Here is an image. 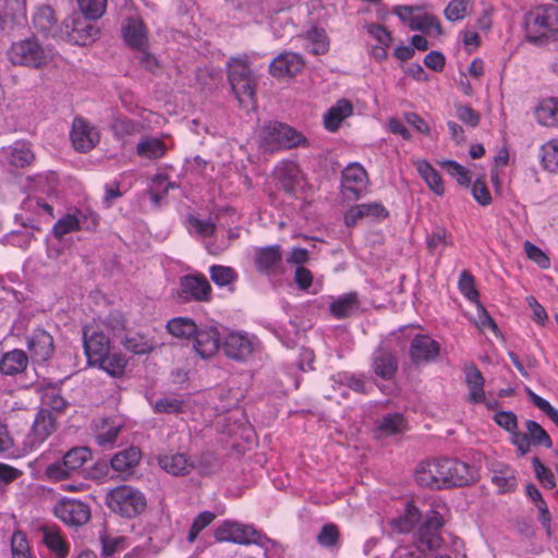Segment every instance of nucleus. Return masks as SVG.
Returning <instances> with one entry per match:
<instances>
[{
	"label": "nucleus",
	"mask_w": 558,
	"mask_h": 558,
	"mask_svg": "<svg viewBox=\"0 0 558 558\" xmlns=\"http://www.w3.org/2000/svg\"><path fill=\"white\" fill-rule=\"evenodd\" d=\"M476 480L475 468L454 458L423 461L415 470L416 483L430 489L463 487Z\"/></svg>",
	"instance_id": "obj_1"
},
{
	"label": "nucleus",
	"mask_w": 558,
	"mask_h": 558,
	"mask_svg": "<svg viewBox=\"0 0 558 558\" xmlns=\"http://www.w3.org/2000/svg\"><path fill=\"white\" fill-rule=\"evenodd\" d=\"M7 56L13 65L38 70L52 62L54 51L51 47L44 46L35 36H31L13 41Z\"/></svg>",
	"instance_id": "obj_2"
},
{
	"label": "nucleus",
	"mask_w": 558,
	"mask_h": 558,
	"mask_svg": "<svg viewBox=\"0 0 558 558\" xmlns=\"http://www.w3.org/2000/svg\"><path fill=\"white\" fill-rule=\"evenodd\" d=\"M215 539L219 543H233L240 545L255 544L262 547L267 555L271 547L277 545V542L269 538L260 530H257L252 524H243L235 521L226 520L215 530Z\"/></svg>",
	"instance_id": "obj_3"
},
{
	"label": "nucleus",
	"mask_w": 558,
	"mask_h": 558,
	"mask_svg": "<svg viewBox=\"0 0 558 558\" xmlns=\"http://www.w3.org/2000/svg\"><path fill=\"white\" fill-rule=\"evenodd\" d=\"M558 25V7L541 5L525 16V38L534 45L555 39Z\"/></svg>",
	"instance_id": "obj_4"
},
{
	"label": "nucleus",
	"mask_w": 558,
	"mask_h": 558,
	"mask_svg": "<svg viewBox=\"0 0 558 558\" xmlns=\"http://www.w3.org/2000/svg\"><path fill=\"white\" fill-rule=\"evenodd\" d=\"M228 80L241 106L254 102L256 82L246 54L228 61Z\"/></svg>",
	"instance_id": "obj_5"
},
{
	"label": "nucleus",
	"mask_w": 558,
	"mask_h": 558,
	"mask_svg": "<svg viewBox=\"0 0 558 558\" xmlns=\"http://www.w3.org/2000/svg\"><path fill=\"white\" fill-rule=\"evenodd\" d=\"M106 504L113 513L128 519L141 514L147 505L145 495L129 485H120L109 490Z\"/></svg>",
	"instance_id": "obj_6"
},
{
	"label": "nucleus",
	"mask_w": 558,
	"mask_h": 558,
	"mask_svg": "<svg viewBox=\"0 0 558 558\" xmlns=\"http://www.w3.org/2000/svg\"><path fill=\"white\" fill-rule=\"evenodd\" d=\"M444 517L438 511H429L414 534V543L418 551H433L442 547Z\"/></svg>",
	"instance_id": "obj_7"
},
{
	"label": "nucleus",
	"mask_w": 558,
	"mask_h": 558,
	"mask_svg": "<svg viewBox=\"0 0 558 558\" xmlns=\"http://www.w3.org/2000/svg\"><path fill=\"white\" fill-rule=\"evenodd\" d=\"M262 138L264 146L270 150L290 149L306 142L301 133L280 122H269L265 125Z\"/></svg>",
	"instance_id": "obj_8"
},
{
	"label": "nucleus",
	"mask_w": 558,
	"mask_h": 558,
	"mask_svg": "<svg viewBox=\"0 0 558 558\" xmlns=\"http://www.w3.org/2000/svg\"><path fill=\"white\" fill-rule=\"evenodd\" d=\"M92 452L86 447H76L69 450L61 461L49 464L45 475L50 481H62L77 472L89 459Z\"/></svg>",
	"instance_id": "obj_9"
},
{
	"label": "nucleus",
	"mask_w": 558,
	"mask_h": 558,
	"mask_svg": "<svg viewBox=\"0 0 558 558\" xmlns=\"http://www.w3.org/2000/svg\"><path fill=\"white\" fill-rule=\"evenodd\" d=\"M177 296L183 303H209L213 300V288L201 272L185 275L180 278Z\"/></svg>",
	"instance_id": "obj_10"
},
{
	"label": "nucleus",
	"mask_w": 558,
	"mask_h": 558,
	"mask_svg": "<svg viewBox=\"0 0 558 558\" xmlns=\"http://www.w3.org/2000/svg\"><path fill=\"white\" fill-rule=\"evenodd\" d=\"M525 432L514 433L510 438V442L515 447L518 456L527 454L532 447H553V440L548 433L535 421L526 420L524 422Z\"/></svg>",
	"instance_id": "obj_11"
},
{
	"label": "nucleus",
	"mask_w": 558,
	"mask_h": 558,
	"mask_svg": "<svg viewBox=\"0 0 558 558\" xmlns=\"http://www.w3.org/2000/svg\"><path fill=\"white\" fill-rule=\"evenodd\" d=\"M84 353L89 365L99 361L110 351V340L99 323H89L83 327Z\"/></svg>",
	"instance_id": "obj_12"
},
{
	"label": "nucleus",
	"mask_w": 558,
	"mask_h": 558,
	"mask_svg": "<svg viewBox=\"0 0 558 558\" xmlns=\"http://www.w3.org/2000/svg\"><path fill=\"white\" fill-rule=\"evenodd\" d=\"M56 430V418L46 409L37 412L29 433L24 440V451L31 452L39 448Z\"/></svg>",
	"instance_id": "obj_13"
},
{
	"label": "nucleus",
	"mask_w": 558,
	"mask_h": 558,
	"mask_svg": "<svg viewBox=\"0 0 558 558\" xmlns=\"http://www.w3.org/2000/svg\"><path fill=\"white\" fill-rule=\"evenodd\" d=\"M368 175L357 162L349 163L341 173V189L350 198H360L367 190Z\"/></svg>",
	"instance_id": "obj_14"
},
{
	"label": "nucleus",
	"mask_w": 558,
	"mask_h": 558,
	"mask_svg": "<svg viewBox=\"0 0 558 558\" xmlns=\"http://www.w3.org/2000/svg\"><path fill=\"white\" fill-rule=\"evenodd\" d=\"M193 350L203 360L215 356L221 347V337L218 327H198L193 339Z\"/></svg>",
	"instance_id": "obj_15"
},
{
	"label": "nucleus",
	"mask_w": 558,
	"mask_h": 558,
	"mask_svg": "<svg viewBox=\"0 0 558 558\" xmlns=\"http://www.w3.org/2000/svg\"><path fill=\"white\" fill-rule=\"evenodd\" d=\"M53 512L58 519L71 526H81L90 518L89 507L75 499L59 501L54 506Z\"/></svg>",
	"instance_id": "obj_16"
},
{
	"label": "nucleus",
	"mask_w": 558,
	"mask_h": 558,
	"mask_svg": "<svg viewBox=\"0 0 558 558\" xmlns=\"http://www.w3.org/2000/svg\"><path fill=\"white\" fill-rule=\"evenodd\" d=\"M254 260L257 270L267 276L279 275L283 271L282 252L277 244L257 248Z\"/></svg>",
	"instance_id": "obj_17"
},
{
	"label": "nucleus",
	"mask_w": 558,
	"mask_h": 558,
	"mask_svg": "<svg viewBox=\"0 0 558 558\" xmlns=\"http://www.w3.org/2000/svg\"><path fill=\"white\" fill-rule=\"evenodd\" d=\"M27 349L34 362H46L54 351L53 338L44 328H36L27 338Z\"/></svg>",
	"instance_id": "obj_18"
},
{
	"label": "nucleus",
	"mask_w": 558,
	"mask_h": 558,
	"mask_svg": "<svg viewBox=\"0 0 558 558\" xmlns=\"http://www.w3.org/2000/svg\"><path fill=\"white\" fill-rule=\"evenodd\" d=\"M71 141L76 150L86 153L98 144L99 134L86 120L75 118L72 123Z\"/></svg>",
	"instance_id": "obj_19"
},
{
	"label": "nucleus",
	"mask_w": 558,
	"mask_h": 558,
	"mask_svg": "<svg viewBox=\"0 0 558 558\" xmlns=\"http://www.w3.org/2000/svg\"><path fill=\"white\" fill-rule=\"evenodd\" d=\"M305 62L301 54L294 52H282L269 64V73L276 78L290 77L303 70Z\"/></svg>",
	"instance_id": "obj_20"
},
{
	"label": "nucleus",
	"mask_w": 558,
	"mask_h": 558,
	"mask_svg": "<svg viewBox=\"0 0 558 558\" xmlns=\"http://www.w3.org/2000/svg\"><path fill=\"white\" fill-rule=\"evenodd\" d=\"M389 216L387 208L379 202L352 206L344 215L347 226H354L362 218L384 220Z\"/></svg>",
	"instance_id": "obj_21"
},
{
	"label": "nucleus",
	"mask_w": 558,
	"mask_h": 558,
	"mask_svg": "<svg viewBox=\"0 0 558 558\" xmlns=\"http://www.w3.org/2000/svg\"><path fill=\"white\" fill-rule=\"evenodd\" d=\"M275 175L289 194H294L304 179L299 165L291 160L281 161L275 169Z\"/></svg>",
	"instance_id": "obj_22"
},
{
	"label": "nucleus",
	"mask_w": 558,
	"mask_h": 558,
	"mask_svg": "<svg viewBox=\"0 0 558 558\" xmlns=\"http://www.w3.org/2000/svg\"><path fill=\"white\" fill-rule=\"evenodd\" d=\"M225 354L232 360L242 361L253 351L250 338L241 332L232 331L227 335L221 343Z\"/></svg>",
	"instance_id": "obj_23"
},
{
	"label": "nucleus",
	"mask_w": 558,
	"mask_h": 558,
	"mask_svg": "<svg viewBox=\"0 0 558 558\" xmlns=\"http://www.w3.org/2000/svg\"><path fill=\"white\" fill-rule=\"evenodd\" d=\"M1 154L9 165L15 168H26L36 159L32 145L24 141H16L12 145L4 147Z\"/></svg>",
	"instance_id": "obj_24"
},
{
	"label": "nucleus",
	"mask_w": 558,
	"mask_h": 558,
	"mask_svg": "<svg viewBox=\"0 0 558 558\" xmlns=\"http://www.w3.org/2000/svg\"><path fill=\"white\" fill-rule=\"evenodd\" d=\"M39 531L43 534V543L53 558H66L69 556L70 544L64 539L58 526L43 525Z\"/></svg>",
	"instance_id": "obj_25"
},
{
	"label": "nucleus",
	"mask_w": 558,
	"mask_h": 558,
	"mask_svg": "<svg viewBox=\"0 0 558 558\" xmlns=\"http://www.w3.org/2000/svg\"><path fill=\"white\" fill-rule=\"evenodd\" d=\"M439 349V343L429 336H415L410 347L411 359L414 363L432 361L438 356Z\"/></svg>",
	"instance_id": "obj_26"
},
{
	"label": "nucleus",
	"mask_w": 558,
	"mask_h": 558,
	"mask_svg": "<svg viewBox=\"0 0 558 558\" xmlns=\"http://www.w3.org/2000/svg\"><path fill=\"white\" fill-rule=\"evenodd\" d=\"M465 385L469 393L466 401L472 404H478L485 401V378L475 364H470L464 367Z\"/></svg>",
	"instance_id": "obj_27"
},
{
	"label": "nucleus",
	"mask_w": 558,
	"mask_h": 558,
	"mask_svg": "<svg viewBox=\"0 0 558 558\" xmlns=\"http://www.w3.org/2000/svg\"><path fill=\"white\" fill-rule=\"evenodd\" d=\"M372 369L377 377L391 380L398 371L397 357L385 349H378L372 357Z\"/></svg>",
	"instance_id": "obj_28"
},
{
	"label": "nucleus",
	"mask_w": 558,
	"mask_h": 558,
	"mask_svg": "<svg viewBox=\"0 0 558 558\" xmlns=\"http://www.w3.org/2000/svg\"><path fill=\"white\" fill-rule=\"evenodd\" d=\"M168 135L163 134L161 137L143 136L135 148V153L138 157L157 160L166 156L168 146L165 142Z\"/></svg>",
	"instance_id": "obj_29"
},
{
	"label": "nucleus",
	"mask_w": 558,
	"mask_h": 558,
	"mask_svg": "<svg viewBox=\"0 0 558 558\" xmlns=\"http://www.w3.org/2000/svg\"><path fill=\"white\" fill-rule=\"evenodd\" d=\"M92 20L76 17L72 20L71 32L69 36L71 40L81 46H86L95 41L100 29L90 22Z\"/></svg>",
	"instance_id": "obj_30"
},
{
	"label": "nucleus",
	"mask_w": 558,
	"mask_h": 558,
	"mask_svg": "<svg viewBox=\"0 0 558 558\" xmlns=\"http://www.w3.org/2000/svg\"><path fill=\"white\" fill-rule=\"evenodd\" d=\"M123 37L125 43L134 50L143 51L147 48V28L143 21L138 19H129L123 27Z\"/></svg>",
	"instance_id": "obj_31"
},
{
	"label": "nucleus",
	"mask_w": 558,
	"mask_h": 558,
	"mask_svg": "<svg viewBox=\"0 0 558 558\" xmlns=\"http://www.w3.org/2000/svg\"><path fill=\"white\" fill-rule=\"evenodd\" d=\"M158 464L167 473L182 476L194 469V462L185 453H168L158 458Z\"/></svg>",
	"instance_id": "obj_32"
},
{
	"label": "nucleus",
	"mask_w": 558,
	"mask_h": 558,
	"mask_svg": "<svg viewBox=\"0 0 558 558\" xmlns=\"http://www.w3.org/2000/svg\"><path fill=\"white\" fill-rule=\"evenodd\" d=\"M353 113V106L347 99L338 100L324 116V126L330 132H336L342 121Z\"/></svg>",
	"instance_id": "obj_33"
},
{
	"label": "nucleus",
	"mask_w": 558,
	"mask_h": 558,
	"mask_svg": "<svg viewBox=\"0 0 558 558\" xmlns=\"http://www.w3.org/2000/svg\"><path fill=\"white\" fill-rule=\"evenodd\" d=\"M33 27L45 36L58 35L54 11L49 5L39 7L33 15Z\"/></svg>",
	"instance_id": "obj_34"
},
{
	"label": "nucleus",
	"mask_w": 558,
	"mask_h": 558,
	"mask_svg": "<svg viewBox=\"0 0 558 558\" xmlns=\"http://www.w3.org/2000/svg\"><path fill=\"white\" fill-rule=\"evenodd\" d=\"M414 166L429 190L436 195L442 196L445 194V185L440 173L427 160H416Z\"/></svg>",
	"instance_id": "obj_35"
},
{
	"label": "nucleus",
	"mask_w": 558,
	"mask_h": 558,
	"mask_svg": "<svg viewBox=\"0 0 558 558\" xmlns=\"http://www.w3.org/2000/svg\"><path fill=\"white\" fill-rule=\"evenodd\" d=\"M142 452L137 447H130L116 453L110 463L114 471L130 473L141 461Z\"/></svg>",
	"instance_id": "obj_36"
},
{
	"label": "nucleus",
	"mask_w": 558,
	"mask_h": 558,
	"mask_svg": "<svg viewBox=\"0 0 558 558\" xmlns=\"http://www.w3.org/2000/svg\"><path fill=\"white\" fill-rule=\"evenodd\" d=\"M557 113L558 99L555 97L542 99L534 109L536 121L544 126H555L558 121Z\"/></svg>",
	"instance_id": "obj_37"
},
{
	"label": "nucleus",
	"mask_w": 558,
	"mask_h": 558,
	"mask_svg": "<svg viewBox=\"0 0 558 558\" xmlns=\"http://www.w3.org/2000/svg\"><path fill=\"white\" fill-rule=\"evenodd\" d=\"M128 360L124 354L110 351L92 366H97L112 377H121L126 368Z\"/></svg>",
	"instance_id": "obj_38"
},
{
	"label": "nucleus",
	"mask_w": 558,
	"mask_h": 558,
	"mask_svg": "<svg viewBox=\"0 0 558 558\" xmlns=\"http://www.w3.org/2000/svg\"><path fill=\"white\" fill-rule=\"evenodd\" d=\"M28 363V357L22 350H12L3 354L0 361V371L4 375H15L22 373Z\"/></svg>",
	"instance_id": "obj_39"
},
{
	"label": "nucleus",
	"mask_w": 558,
	"mask_h": 558,
	"mask_svg": "<svg viewBox=\"0 0 558 558\" xmlns=\"http://www.w3.org/2000/svg\"><path fill=\"white\" fill-rule=\"evenodd\" d=\"M359 307V299L355 292L343 294L335 300L330 306V313L338 319L350 317Z\"/></svg>",
	"instance_id": "obj_40"
},
{
	"label": "nucleus",
	"mask_w": 558,
	"mask_h": 558,
	"mask_svg": "<svg viewBox=\"0 0 558 558\" xmlns=\"http://www.w3.org/2000/svg\"><path fill=\"white\" fill-rule=\"evenodd\" d=\"M166 328L170 335L181 340H192L198 326L192 318L174 317L171 318Z\"/></svg>",
	"instance_id": "obj_41"
},
{
	"label": "nucleus",
	"mask_w": 558,
	"mask_h": 558,
	"mask_svg": "<svg viewBox=\"0 0 558 558\" xmlns=\"http://www.w3.org/2000/svg\"><path fill=\"white\" fill-rule=\"evenodd\" d=\"M407 428V420L401 413H388L377 422L378 436L388 437L402 433Z\"/></svg>",
	"instance_id": "obj_42"
},
{
	"label": "nucleus",
	"mask_w": 558,
	"mask_h": 558,
	"mask_svg": "<svg viewBox=\"0 0 558 558\" xmlns=\"http://www.w3.org/2000/svg\"><path fill=\"white\" fill-rule=\"evenodd\" d=\"M125 350L133 354H148L156 348V342L144 333H130L122 340Z\"/></svg>",
	"instance_id": "obj_43"
},
{
	"label": "nucleus",
	"mask_w": 558,
	"mask_h": 558,
	"mask_svg": "<svg viewBox=\"0 0 558 558\" xmlns=\"http://www.w3.org/2000/svg\"><path fill=\"white\" fill-rule=\"evenodd\" d=\"M421 518L420 510L412 502H408L403 514L390 521V526L399 533L411 532Z\"/></svg>",
	"instance_id": "obj_44"
},
{
	"label": "nucleus",
	"mask_w": 558,
	"mask_h": 558,
	"mask_svg": "<svg viewBox=\"0 0 558 558\" xmlns=\"http://www.w3.org/2000/svg\"><path fill=\"white\" fill-rule=\"evenodd\" d=\"M492 483L498 488L501 494L514 490L517 486V478L511 468L501 465L499 469L494 470Z\"/></svg>",
	"instance_id": "obj_45"
},
{
	"label": "nucleus",
	"mask_w": 558,
	"mask_h": 558,
	"mask_svg": "<svg viewBox=\"0 0 558 558\" xmlns=\"http://www.w3.org/2000/svg\"><path fill=\"white\" fill-rule=\"evenodd\" d=\"M525 493L531 501L536 506L539 512V520L543 526L550 533V512L537 487L534 484H527Z\"/></svg>",
	"instance_id": "obj_46"
},
{
	"label": "nucleus",
	"mask_w": 558,
	"mask_h": 558,
	"mask_svg": "<svg viewBox=\"0 0 558 558\" xmlns=\"http://www.w3.org/2000/svg\"><path fill=\"white\" fill-rule=\"evenodd\" d=\"M99 542L104 557H110L128 547V538L125 536H113L107 531H102L99 534Z\"/></svg>",
	"instance_id": "obj_47"
},
{
	"label": "nucleus",
	"mask_w": 558,
	"mask_h": 558,
	"mask_svg": "<svg viewBox=\"0 0 558 558\" xmlns=\"http://www.w3.org/2000/svg\"><path fill=\"white\" fill-rule=\"evenodd\" d=\"M317 543L324 548L338 549L341 546L340 531L335 523L323 525L316 536Z\"/></svg>",
	"instance_id": "obj_48"
},
{
	"label": "nucleus",
	"mask_w": 558,
	"mask_h": 558,
	"mask_svg": "<svg viewBox=\"0 0 558 558\" xmlns=\"http://www.w3.org/2000/svg\"><path fill=\"white\" fill-rule=\"evenodd\" d=\"M81 229L80 218L75 215L66 214L53 225L52 234L57 240H62L65 234L80 231Z\"/></svg>",
	"instance_id": "obj_49"
},
{
	"label": "nucleus",
	"mask_w": 558,
	"mask_h": 558,
	"mask_svg": "<svg viewBox=\"0 0 558 558\" xmlns=\"http://www.w3.org/2000/svg\"><path fill=\"white\" fill-rule=\"evenodd\" d=\"M112 131L116 137L122 138L125 136H134L141 133L144 129L140 121H135L129 118H117L112 125Z\"/></svg>",
	"instance_id": "obj_50"
},
{
	"label": "nucleus",
	"mask_w": 558,
	"mask_h": 558,
	"mask_svg": "<svg viewBox=\"0 0 558 558\" xmlns=\"http://www.w3.org/2000/svg\"><path fill=\"white\" fill-rule=\"evenodd\" d=\"M306 39L312 47L308 51L315 56L325 54L329 50V39L323 28L314 27L306 33Z\"/></svg>",
	"instance_id": "obj_51"
},
{
	"label": "nucleus",
	"mask_w": 558,
	"mask_h": 558,
	"mask_svg": "<svg viewBox=\"0 0 558 558\" xmlns=\"http://www.w3.org/2000/svg\"><path fill=\"white\" fill-rule=\"evenodd\" d=\"M541 162L544 169L549 172L558 171V141L550 140L545 145L542 146L541 151Z\"/></svg>",
	"instance_id": "obj_52"
},
{
	"label": "nucleus",
	"mask_w": 558,
	"mask_h": 558,
	"mask_svg": "<svg viewBox=\"0 0 558 558\" xmlns=\"http://www.w3.org/2000/svg\"><path fill=\"white\" fill-rule=\"evenodd\" d=\"M472 12V4L469 0H451L445 8V17L450 22L462 21Z\"/></svg>",
	"instance_id": "obj_53"
},
{
	"label": "nucleus",
	"mask_w": 558,
	"mask_h": 558,
	"mask_svg": "<svg viewBox=\"0 0 558 558\" xmlns=\"http://www.w3.org/2000/svg\"><path fill=\"white\" fill-rule=\"evenodd\" d=\"M119 433L120 426L109 424L107 420H104L95 435L96 444L104 448L111 447L117 440Z\"/></svg>",
	"instance_id": "obj_54"
},
{
	"label": "nucleus",
	"mask_w": 558,
	"mask_h": 558,
	"mask_svg": "<svg viewBox=\"0 0 558 558\" xmlns=\"http://www.w3.org/2000/svg\"><path fill=\"white\" fill-rule=\"evenodd\" d=\"M210 279L219 287H227L238 279V274L232 267L213 265L209 268Z\"/></svg>",
	"instance_id": "obj_55"
},
{
	"label": "nucleus",
	"mask_w": 558,
	"mask_h": 558,
	"mask_svg": "<svg viewBox=\"0 0 558 558\" xmlns=\"http://www.w3.org/2000/svg\"><path fill=\"white\" fill-rule=\"evenodd\" d=\"M93 323H99L101 329L107 330L113 336L120 335L125 329V318L119 311H112L104 319L94 320Z\"/></svg>",
	"instance_id": "obj_56"
},
{
	"label": "nucleus",
	"mask_w": 558,
	"mask_h": 558,
	"mask_svg": "<svg viewBox=\"0 0 558 558\" xmlns=\"http://www.w3.org/2000/svg\"><path fill=\"white\" fill-rule=\"evenodd\" d=\"M77 4L87 20L100 19L107 9V0H77Z\"/></svg>",
	"instance_id": "obj_57"
},
{
	"label": "nucleus",
	"mask_w": 558,
	"mask_h": 558,
	"mask_svg": "<svg viewBox=\"0 0 558 558\" xmlns=\"http://www.w3.org/2000/svg\"><path fill=\"white\" fill-rule=\"evenodd\" d=\"M153 409L155 413L180 414L184 412V400L177 397H163L154 403Z\"/></svg>",
	"instance_id": "obj_58"
},
{
	"label": "nucleus",
	"mask_w": 558,
	"mask_h": 558,
	"mask_svg": "<svg viewBox=\"0 0 558 558\" xmlns=\"http://www.w3.org/2000/svg\"><path fill=\"white\" fill-rule=\"evenodd\" d=\"M11 554L12 558H33L26 534L20 530L12 534Z\"/></svg>",
	"instance_id": "obj_59"
},
{
	"label": "nucleus",
	"mask_w": 558,
	"mask_h": 558,
	"mask_svg": "<svg viewBox=\"0 0 558 558\" xmlns=\"http://www.w3.org/2000/svg\"><path fill=\"white\" fill-rule=\"evenodd\" d=\"M41 402L56 412H63L69 405L56 387H47L44 390Z\"/></svg>",
	"instance_id": "obj_60"
},
{
	"label": "nucleus",
	"mask_w": 558,
	"mask_h": 558,
	"mask_svg": "<svg viewBox=\"0 0 558 558\" xmlns=\"http://www.w3.org/2000/svg\"><path fill=\"white\" fill-rule=\"evenodd\" d=\"M216 518V514L211 511L201 512L192 522L186 541L193 544L199 533L206 529Z\"/></svg>",
	"instance_id": "obj_61"
},
{
	"label": "nucleus",
	"mask_w": 558,
	"mask_h": 558,
	"mask_svg": "<svg viewBox=\"0 0 558 558\" xmlns=\"http://www.w3.org/2000/svg\"><path fill=\"white\" fill-rule=\"evenodd\" d=\"M410 29L421 31L423 33H428L435 29L437 34H441V25L438 19L432 14L415 16L414 20H411L410 22Z\"/></svg>",
	"instance_id": "obj_62"
},
{
	"label": "nucleus",
	"mask_w": 558,
	"mask_h": 558,
	"mask_svg": "<svg viewBox=\"0 0 558 558\" xmlns=\"http://www.w3.org/2000/svg\"><path fill=\"white\" fill-rule=\"evenodd\" d=\"M460 292L471 302L480 303V294L475 288L474 277L468 270H463L459 278Z\"/></svg>",
	"instance_id": "obj_63"
},
{
	"label": "nucleus",
	"mask_w": 558,
	"mask_h": 558,
	"mask_svg": "<svg viewBox=\"0 0 558 558\" xmlns=\"http://www.w3.org/2000/svg\"><path fill=\"white\" fill-rule=\"evenodd\" d=\"M441 167L445 168L449 175L454 178L457 182L462 186H469L471 183V174L470 171L453 160H445L441 163Z\"/></svg>",
	"instance_id": "obj_64"
}]
</instances>
